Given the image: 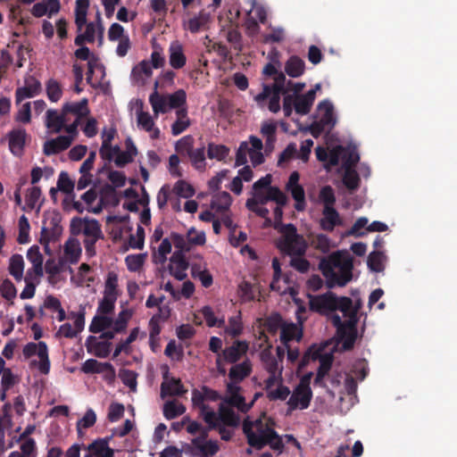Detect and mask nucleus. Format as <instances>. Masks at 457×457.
Wrapping results in <instances>:
<instances>
[{
  "mask_svg": "<svg viewBox=\"0 0 457 457\" xmlns=\"http://www.w3.org/2000/svg\"><path fill=\"white\" fill-rule=\"evenodd\" d=\"M271 182L270 174L255 181L253 185L252 197L247 199L245 204L250 212L264 218L269 223L270 222V219L268 218L269 210L264 205L270 201L278 205H286L287 203V195L278 187H272Z\"/></svg>",
  "mask_w": 457,
  "mask_h": 457,
  "instance_id": "nucleus-1",
  "label": "nucleus"
},
{
  "mask_svg": "<svg viewBox=\"0 0 457 457\" xmlns=\"http://www.w3.org/2000/svg\"><path fill=\"white\" fill-rule=\"evenodd\" d=\"M319 268L326 278V286L331 289L344 287L353 278V258L346 252L337 251L320 260Z\"/></svg>",
  "mask_w": 457,
  "mask_h": 457,
  "instance_id": "nucleus-2",
  "label": "nucleus"
},
{
  "mask_svg": "<svg viewBox=\"0 0 457 457\" xmlns=\"http://www.w3.org/2000/svg\"><path fill=\"white\" fill-rule=\"evenodd\" d=\"M309 309L313 312L328 316L336 311L342 313L352 304V299L348 296H337L335 293L328 291L321 295H308Z\"/></svg>",
  "mask_w": 457,
  "mask_h": 457,
  "instance_id": "nucleus-3",
  "label": "nucleus"
},
{
  "mask_svg": "<svg viewBox=\"0 0 457 457\" xmlns=\"http://www.w3.org/2000/svg\"><path fill=\"white\" fill-rule=\"evenodd\" d=\"M243 432L246 436L248 445L257 450H261L267 445L268 438L275 435V430L269 423H264L261 419L254 422L248 419L245 420Z\"/></svg>",
  "mask_w": 457,
  "mask_h": 457,
  "instance_id": "nucleus-4",
  "label": "nucleus"
},
{
  "mask_svg": "<svg viewBox=\"0 0 457 457\" xmlns=\"http://www.w3.org/2000/svg\"><path fill=\"white\" fill-rule=\"evenodd\" d=\"M175 150L181 155H187L191 165L199 171H204L206 169L205 145L204 144L197 148H194V137L190 135L185 136L177 141Z\"/></svg>",
  "mask_w": 457,
  "mask_h": 457,
  "instance_id": "nucleus-5",
  "label": "nucleus"
},
{
  "mask_svg": "<svg viewBox=\"0 0 457 457\" xmlns=\"http://www.w3.org/2000/svg\"><path fill=\"white\" fill-rule=\"evenodd\" d=\"M318 111L322 112L318 120H314L309 128L312 137H319L323 132L329 133L337 123L332 103L325 99L318 104Z\"/></svg>",
  "mask_w": 457,
  "mask_h": 457,
  "instance_id": "nucleus-6",
  "label": "nucleus"
},
{
  "mask_svg": "<svg viewBox=\"0 0 457 457\" xmlns=\"http://www.w3.org/2000/svg\"><path fill=\"white\" fill-rule=\"evenodd\" d=\"M331 322L337 328L338 341L342 342V347L345 351H350L353 348L357 338V324L353 320L342 321L338 314H332Z\"/></svg>",
  "mask_w": 457,
  "mask_h": 457,
  "instance_id": "nucleus-7",
  "label": "nucleus"
},
{
  "mask_svg": "<svg viewBox=\"0 0 457 457\" xmlns=\"http://www.w3.org/2000/svg\"><path fill=\"white\" fill-rule=\"evenodd\" d=\"M285 234L277 242V247L285 254L303 256L305 253L307 243L297 230H282Z\"/></svg>",
  "mask_w": 457,
  "mask_h": 457,
  "instance_id": "nucleus-8",
  "label": "nucleus"
},
{
  "mask_svg": "<svg viewBox=\"0 0 457 457\" xmlns=\"http://www.w3.org/2000/svg\"><path fill=\"white\" fill-rule=\"evenodd\" d=\"M231 202V195L223 191L215 194L210 204V207L220 216L222 224L226 228H236V227H233V221L229 215Z\"/></svg>",
  "mask_w": 457,
  "mask_h": 457,
  "instance_id": "nucleus-9",
  "label": "nucleus"
},
{
  "mask_svg": "<svg viewBox=\"0 0 457 457\" xmlns=\"http://www.w3.org/2000/svg\"><path fill=\"white\" fill-rule=\"evenodd\" d=\"M312 398V391L311 387L303 383L298 384L287 403L288 405L287 414L296 409H307L310 406Z\"/></svg>",
  "mask_w": 457,
  "mask_h": 457,
  "instance_id": "nucleus-10",
  "label": "nucleus"
},
{
  "mask_svg": "<svg viewBox=\"0 0 457 457\" xmlns=\"http://www.w3.org/2000/svg\"><path fill=\"white\" fill-rule=\"evenodd\" d=\"M171 241L177 249L182 252H188L194 245H202L205 243V235L203 231L187 230V235L181 236L172 233Z\"/></svg>",
  "mask_w": 457,
  "mask_h": 457,
  "instance_id": "nucleus-11",
  "label": "nucleus"
},
{
  "mask_svg": "<svg viewBox=\"0 0 457 457\" xmlns=\"http://www.w3.org/2000/svg\"><path fill=\"white\" fill-rule=\"evenodd\" d=\"M23 355L29 359L34 355L39 358V370L43 374H47L50 370V361L48 357V348L45 342L28 343L22 350Z\"/></svg>",
  "mask_w": 457,
  "mask_h": 457,
  "instance_id": "nucleus-12",
  "label": "nucleus"
},
{
  "mask_svg": "<svg viewBox=\"0 0 457 457\" xmlns=\"http://www.w3.org/2000/svg\"><path fill=\"white\" fill-rule=\"evenodd\" d=\"M300 174L298 171H293L286 185V189L290 193L293 199L295 201V208L300 212L303 211L306 207L305 193L303 186L299 184Z\"/></svg>",
  "mask_w": 457,
  "mask_h": 457,
  "instance_id": "nucleus-13",
  "label": "nucleus"
},
{
  "mask_svg": "<svg viewBox=\"0 0 457 457\" xmlns=\"http://www.w3.org/2000/svg\"><path fill=\"white\" fill-rule=\"evenodd\" d=\"M188 266L189 263L183 252L177 249L170 257V262L169 264L170 275L179 281L184 280L187 277V270Z\"/></svg>",
  "mask_w": 457,
  "mask_h": 457,
  "instance_id": "nucleus-14",
  "label": "nucleus"
},
{
  "mask_svg": "<svg viewBox=\"0 0 457 457\" xmlns=\"http://www.w3.org/2000/svg\"><path fill=\"white\" fill-rule=\"evenodd\" d=\"M41 88L40 81L33 76H29L25 79L24 86L16 89V104H18L26 98H31L38 95Z\"/></svg>",
  "mask_w": 457,
  "mask_h": 457,
  "instance_id": "nucleus-15",
  "label": "nucleus"
},
{
  "mask_svg": "<svg viewBox=\"0 0 457 457\" xmlns=\"http://www.w3.org/2000/svg\"><path fill=\"white\" fill-rule=\"evenodd\" d=\"M191 445L192 446L188 445V448H190V453L195 456L212 457L220 451V445L216 440L200 443L197 439H192Z\"/></svg>",
  "mask_w": 457,
  "mask_h": 457,
  "instance_id": "nucleus-16",
  "label": "nucleus"
},
{
  "mask_svg": "<svg viewBox=\"0 0 457 457\" xmlns=\"http://www.w3.org/2000/svg\"><path fill=\"white\" fill-rule=\"evenodd\" d=\"M27 132L23 128L13 129L8 132L9 149L15 156H21L23 153Z\"/></svg>",
  "mask_w": 457,
  "mask_h": 457,
  "instance_id": "nucleus-17",
  "label": "nucleus"
},
{
  "mask_svg": "<svg viewBox=\"0 0 457 457\" xmlns=\"http://www.w3.org/2000/svg\"><path fill=\"white\" fill-rule=\"evenodd\" d=\"M303 324H296L294 322H285L280 331V343L284 346H288V344L295 340L300 342L303 338Z\"/></svg>",
  "mask_w": 457,
  "mask_h": 457,
  "instance_id": "nucleus-18",
  "label": "nucleus"
},
{
  "mask_svg": "<svg viewBox=\"0 0 457 457\" xmlns=\"http://www.w3.org/2000/svg\"><path fill=\"white\" fill-rule=\"evenodd\" d=\"M110 438L95 440L87 446L88 453L84 457H114V450L109 446Z\"/></svg>",
  "mask_w": 457,
  "mask_h": 457,
  "instance_id": "nucleus-19",
  "label": "nucleus"
},
{
  "mask_svg": "<svg viewBox=\"0 0 457 457\" xmlns=\"http://www.w3.org/2000/svg\"><path fill=\"white\" fill-rule=\"evenodd\" d=\"M73 141V137L70 136H59L54 139L45 142L43 152L46 155L56 154L68 149Z\"/></svg>",
  "mask_w": 457,
  "mask_h": 457,
  "instance_id": "nucleus-20",
  "label": "nucleus"
},
{
  "mask_svg": "<svg viewBox=\"0 0 457 457\" xmlns=\"http://www.w3.org/2000/svg\"><path fill=\"white\" fill-rule=\"evenodd\" d=\"M86 346L88 353L99 358H106L111 353L112 343L108 341H97L94 336H89L86 340Z\"/></svg>",
  "mask_w": 457,
  "mask_h": 457,
  "instance_id": "nucleus-21",
  "label": "nucleus"
},
{
  "mask_svg": "<svg viewBox=\"0 0 457 457\" xmlns=\"http://www.w3.org/2000/svg\"><path fill=\"white\" fill-rule=\"evenodd\" d=\"M216 421L221 425H226L228 427H237L240 423L239 416L233 411V409L224 405L220 404L218 413L215 412Z\"/></svg>",
  "mask_w": 457,
  "mask_h": 457,
  "instance_id": "nucleus-22",
  "label": "nucleus"
},
{
  "mask_svg": "<svg viewBox=\"0 0 457 457\" xmlns=\"http://www.w3.org/2000/svg\"><path fill=\"white\" fill-rule=\"evenodd\" d=\"M170 65L176 70H179L186 65L187 57L183 51V46L179 41H174L169 47Z\"/></svg>",
  "mask_w": 457,
  "mask_h": 457,
  "instance_id": "nucleus-23",
  "label": "nucleus"
},
{
  "mask_svg": "<svg viewBox=\"0 0 457 457\" xmlns=\"http://www.w3.org/2000/svg\"><path fill=\"white\" fill-rule=\"evenodd\" d=\"M248 350V344L245 341H235L232 345L226 347L223 352V358L230 363L237 362Z\"/></svg>",
  "mask_w": 457,
  "mask_h": 457,
  "instance_id": "nucleus-24",
  "label": "nucleus"
},
{
  "mask_svg": "<svg viewBox=\"0 0 457 457\" xmlns=\"http://www.w3.org/2000/svg\"><path fill=\"white\" fill-rule=\"evenodd\" d=\"M62 111L66 116L68 114H73L76 116V120H80L89 114L88 100L83 98L79 102L65 103L62 105Z\"/></svg>",
  "mask_w": 457,
  "mask_h": 457,
  "instance_id": "nucleus-25",
  "label": "nucleus"
},
{
  "mask_svg": "<svg viewBox=\"0 0 457 457\" xmlns=\"http://www.w3.org/2000/svg\"><path fill=\"white\" fill-rule=\"evenodd\" d=\"M187 389L183 386L179 378H172L169 381H164L161 385V397L165 398L167 395L182 396L187 393Z\"/></svg>",
  "mask_w": 457,
  "mask_h": 457,
  "instance_id": "nucleus-26",
  "label": "nucleus"
},
{
  "mask_svg": "<svg viewBox=\"0 0 457 457\" xmlns=\"http://www.w3.org/2000/svg\"><path fill=\"white\" fill-rule=\"evenodd\" d=\"M210 22V14L204 11H200L198 14L190 18L185 29L189 30L191 33H198L201 30H206L208 29V23Z\"/></svg>",
  "mask_w": 457,
  "mask_h": 457,
  "instance_id": "nucleus-27",
  "label": "nucleus"
},
{
  "mask_svg": "<svg viewBox=\"0 0 457 457\" xmlns=\"http://www.w3.org/2000/svg\"><path fill=\"white\" fill-rule=\"evenodd\" d=\"M81 370L86 374L110 372L114 375L115 373L114 368L110 362H99L95 359L87 360L83 363Z\"/></svg>",
  "mask_w": 457,
  "mask_h": 457,
  "instance_id": "nucleus-28",
  "label": "nucleus"
},
{
  "mask_svg": "<svg viewBox=\"0 0 457 457\" xmlns=\"http://www.w3.org/2000/svg\"><path fill=\"white\" fill-rule=\"evenodd\" d=\"M41 196L42 192L39 187L34 186L29 188L25 195L24 210L26 212H31L33 210L38 212L41 204L44 201V199H42Z\"/></svg>",
  "mask_w": 457,
  "mask_h": 457,
  "instance_id": "nucleus-29",
  "label": "nucleus"
},
{
  "mask_svg": "<svg viewBox=\"0 0 457 457\" xmlns=\"http://www.w3.org/2000/svg\"><path fill=\"white\" fill-rule=\"evenodd\" d=\"M67 121L68 118L63 113L62 110L61 113H58L55 110H48L46 112V125L54 132H60L64 128Z\"/></svg>",
  "mask_w": 457,
  "mask_h": 457,
  "instance_id": "nucleus-30",
  "label": "nucleus"
},
{
  "mask_svg": "<svg viewBox=\"0 0 457 457\" xmlns=\"http://www.w3.org/2000/svg\"><path fill=\"white\" fill-rule=\"evenodd\" d=\"M305 71V62L297 55H292L285 63V72L291 78H299Z\"/></svg>",
  "mask_w": 457,
  "mask_h": 457,
  "instance_id": "nucleus-31",
  "label": "nucleus"
},
{
  "mask_svg": "<svg viewBox=\"0 0 457 457\" xmlns=\"http://www.w3.org/2000/svg\"><path fill=\"white\" fill-rule=\"evenodd\" d=\"M64 256L71 264L77 263L81 256L79 242L75 238H69L63 247Z\"/></svg>",
  "mask_w": 457,
  "mask_h": 457,
  "instance_id": "nucleus-32",
  "label": "nucleus"
},
{
  "mask_svg": "<svg viewBox=\"0 0 457 457\" xmlns=\"http://www.w3.org/2000/svg\"><path fill=\"white\" fill-rule=\"evenodd\" d=\"M215 412L207 413L204 417V422L209 425L210 429H215L220 435V438L224 441H229L232 438L233 431L227 428L226 425H221L219 422H215Z\"/></svg>",
  "mask_w": 457,
  "mask_h": 457,
  "instance_id": "nucleus-33",
  "label": "nucleus"
},
{
  "mask_svg": "<svg viewBox=\"0 0 457 457\" xmlns=\"http://www.w3.org/2000/svg\"><path fill=\"white\" fill-rule=\"evenodd\" d=\"M322 219H321V227L322 228H327L326 226H328V228H334L336 226L342 225V220L340 219L339 213L337 211L332 207L325 206L322 212Z\"/></svg>",
  "mask_w": 457,
  "mask_h": 457,
  "instance_id": "nucleus-34",
  "label": "nucleus"
},
{
  "mask_svg": "<svg viewBox=\"0 0 457 457\" xmlns=\"http://www.w3.org/2000/svg\"><path fill=\"white\" fill-rule=\"evenodd\" d=\"M73 235H79L82 230H71ZM86 238L84 240V246L87 253L89 256L95 254V244L96 240L103 237L102 230H83Z\"/></svg>",
  "mask_w": 457,
  "mask_h": 457,
  "instance_id": "nucleus-35",
  "label": "nucleus"
},
{
  "mask_svg": "<svg viewBox=\"0 0 457 457\" xmlns=\"http://www.w3.org/2000/svg\"><path fill=\"white\" fill-rule=\"evenodd\" d=\"M155 88L158 87V81H155ZM149 102L155 114L167 112L169 107L168 98L158 94L156 89L149 96Z\"/></svg>",
  "mask_w": 457,
  "mask_h": 457,
  "instance_id": "nucleus-36",
  "label": "nucleus"
},
{
  "mask_svg": "<svg viewBox=\"0 0 457 457\" xmlns=\"http://www.w3.org/2000/svg\"><path fill=\"white\" fill-rule=\"evenodd\" d=\"M176 115L177 120L171 126V132L174 136L181 134L190 126V120L187 117V108L177 110Z\"/></svg>",
  "mask_w": 457,
  "mask_h": 457,
  "instance_id": "nucleus-37",
  "label": "nucleus"
},
{
  "mask_svg": "<svg viewBox=\"0 0 457 457\" xmlns=\"http://www.w3.org/2000/svg\"><path fill=\"white\" fill-rule=\"evenodd\" d=\"M252 371L251 365L248 361L236 364L231 367L228 377L231 381L236 383L241 382L244 378L248 377Z\"/></svg>",
  "mask_w": 457,
  "mask_h": 457,
  "instance_id": "nucleus-38",
  "label": "nucleus"
},
{
  "mask_svg": "<svg viewBox=\"0 0 457 457\" xmlns=\"http://www.w3.org/2000/svg\"><path fill=\"white\" fill-rule=\"evenodd\" d=\"M287 94V87L285 85H278L273 83L272 85H263L262 91L258 94L254 100L260 104L263 101H265L270 95H286Z\"/></svg>",
  "mask_w": 457,
  "mask_h": 457,
  "instance_id": "nucleus-39",
  "label": "nucleus"
},
{
  "mask_svg": "<svg viewBox=\"0 0 457 457\" xmlns=\"http://www.w3.org/2000/svg\"><path fill=\"white\" fill-rule=\"evenodd\" d=\"M229 148L224 145H217L210 142L207 145V157L211 160L215 159L219 162L225 161L229 154Z\"/></svg>",
  "mask_w": 457,
  "mask_h": 457,
  "instance_id": "nucleus-40",
  "label": "nucleus"
},
{
  "mask_svg": "<svg viewBox=\"0 0 457 457\" xmlns=\"http://www.w3.org/2000/svg\"><path fill=\"white\" fill-rule=\"evenodd\" d=\"M101 205H117L119 198L112 185H104L99 192Z\"/></svg>",
  "mask_w": 457,
  "mask_h": 457,
  "instance_id": "nucleus-41",
  "label": "nucleus"
},
{
  "mask_svg": "<svg viewBox=\"0 0 457 457\" xmlns=\"http://www.w3.org/2000/svg\"><path fill=\"white\" fill-rule=\"evenodd\" d=\"M191 400H192V403H193L194 407H195L199 410L200 416L203 418L204 420V417L206 416L207 413L215 412L214 411L211 410L209 405L204 403V401H206V400H205V397H204V395L202 389L201 390H198L196 388L193 389Z\"/></svg>",
  "mask_w": 457,
  "mask_h": 457,
  "instance_id": "nucleus-42",
  "label": "nucleus"
},
{
  "mask_svg": "<svg viewBox=\"0 0 457 457\" xmlns=\"http://www.w3.org/2000/svg\"><path fill=\"white\" fill-rule=\"evenodd\" d=\"M8 270L15 280L21 281L22 279L24 261L21 254H13L11 257Z\"/></svg>",
  "mask_w": 457,
  "mask_h": 457,
  "instance_id": "nucleus-43",
  "label": "nucleus"
},
{
  "mask_svg": "<svg viewBox=\"0 0 457 457\" xmlns=\"http://www.w3.org/2000/svg\"><path fill=\"white\" fill-rule=\"evenodd\" d=\"M285 322L279 313L274 312L265 319L263 326L270 335L274 336L278 330L281 331Z\"/></svg>",
  "mask_w": 457,
  "mask_h": 457,
  "instance_id": "nucleus-44",
  "label": "nucleus"
},
{
  "mask_svg": "<svg viewBox=\"0 0 457 457\" xmlns=\"http://www.w3.org/2000/svg\"><path fill=\"white\" fill-rule=\"evenodd\" d=\"M113 320L112 318L104 315H96L90 325L89 331L91 333H100L112 326Z\"/></svg>",
  "mask_w": 457,
  "mask_h": 457,
  "instance_id": "nucleus-45",
  "label": "nucleus"
},
{
  "mask_svg": "<svg viewBox=\"0 0 457 457\" xmlns=\"http://www.w3.org/2000/svg\"><path fill=\"white\" fill-rule=\"evenodd\" d=\"M46 273L48 275L47 281L50 285L55 286L62 280L61 270L57 267L54 258H50L46 262L45 264Z\"/></svg>",
  "mask_w": 457,
  "mask_h": 457,
  "instance_id": "nucleus-46",
  "label": "nucleus"
},
{
  "mask_svg": "<svg viewBox=\"0 0 457 457\" xmlns=\"http://www.w3.org/2000/svg\"><path fill=\"white\" fill-rule=\"evenodd\" d=\"M186 411V408L182 403L176 401H169L163 405V415L167 420H173Z\"/></svg>",
  "mask_w": 457,
  "mask_h": 457,
  "instance_id": "nucleus-47",
  "label": "nucleus"
},
{
  "mask_svg": "<svg viewBox=\"0 0 457 457\" xmlns=\"http://www.w3.org/2000/svg\"><path fill=\"white\" fill-rule=\"evenodd\" d=\"M61 231L62 230H41L39 243L44 246V251L46 254H52L49 244L58 241Z\"/></svg>",
  "mask_w": 457,
  "mask_h": 457,
  "instance_id": "nucleus-48",
  "label": "nucleus"
},
{
  "mask_svg": "<svg viewBox=\"0 0 457 457\" xmlns=\"http://www.w3.org/2000/svg\"><path fill=\"white\" fill-rule=\"evenodd\" d=\"M258 396H259V394H256L253 400L257 399ZM226 402L229 405L236 407L239 411L246 413L253 405L254 401H252V403H246L245 397L242 396L241 395L237 394V395L229 396L226 400Z\"/></svg>",
  "mask_w": 457,
  "mask_h": 457,
  "instance_id": "nucleus-49",
  "label": "nucleus"
},
{
  "mask_svg": "<svg viewBox=\"0 0 457 457\" xmlns=\"http://www.w3.org/2000/svg\"><path fill=\"white\" fill-rule=\"evenodd\" d=\"M118 275L110 271L105 280L104 295L108 297L118 298Z\"/></svg>",
  "mask_w": 457,
  "mask_h": 457,
  "instance_id": "nucleus-50",
  "label": "nucleus"
},
{
  "mask_svg": "<svg viewBox=\"0 0 457 457\" xmlns=\"http://www.w3.org/2000/svg\"><path fill=\"white\" fill-rule=\"evenodd\" d=\"M46 90L48 99L51 102L56 103L62 96V88L61 84L54 79H50L46 84Z\"/></svg>",
  "mask_w": 457,
  "mask_h": 457,
  "instance_id": "nucleus-51",
  "label": "nucleus"
},
{
  "mask_svg": "<svg viewBox=\"0 0 457 457\" xmlns=\"http://www.w3.org/2000/svg\"><path fill=\"white\" fill-rule=\"evenodd\" d=\"M384 259L385 256L381 252L373 251L371 252L367 260L368 267L374 272H381L384 270Z\"/></svg>",
  "mask_w": 457,
  "mask_h": 457,
  "instance_id": "nucleus-52",
  "label": "nucleus"
},
{
  "mask_svg": "<svg viewBox=\"0 0 457 457\" xmlns=\"http://www.w3.org/2000/svg\"><path fill=\"white\" fill-rule=\"evenodd\" d=\"M343 183L349 190H356L360 185V178L357 171L352 169V167L345 168Z\"/></svg>",
  "mask_w": 457,
  "mask_h": 457,
  "instance_id": "nucleus-53",
  "label": "nucleus"
},
{
  "mask_svg": "<svg viewBox=\"0 0 457 457\" xmlns=\"http://www.w3.org/2000/svg\"><path fill=\"white\" fill-rule=\"evenodd\" d=\"M169 107L170 109L185 108L184 105L187 102V94L184 89H179L173 94L168 96Z\"/></svg>",
  "mask_w": 457,
  "mask_h": 457,
  "instance_id": "nucleus-54",
  "label": "nucleus"
},
{
  "mask_svg": "<svg viewBox=\"0 0 457 457\" xmlns=\"http://www.w3.org/2000/svg\"><path fill=\"white\" fill-rule=\"evenodd\" d=\"M96 421V415L92 409H88L82 419L77 422V431L79 436H82V429L89 428L95 425Z\"/></svg>",
  "mask_w": 457,
  "mask_h": 457,
  "instance_id": "nucleus-55",
  "label": "nucleus"
},
{
  "mask_svg": "<svg viewBox=\"0 0 457 457\" xmlns=\"http://www.w3.org/2000/svg\"><path fill=\"white\" fill-rule=\"evenodd\" d=\"M204 319L207 324L208 327H218L222 328L225 325V320L223 319L219 320L215 317L214 312L212 311V307L210 306H204L203 307L201 311Z\"/></svg>",
  "mask_w": 457,
  "mask_h": 457,
  "instance_id": "nucleus-56",
  "label": "nucleus"
},
{
  "mask_svg": "<svg viewBox=\"0 0 457 457\" xmlns=\"http://www.w3.org/2000/svg\"><path fill=\"white\" fill-rule=\"evenodd\" d=\"M62 217L57 212H46L44 215L43 225L41 228H62L60 226Z\"/></svg>",
  "mask_w": 457,
  "mask_h": 457,
  "instance_id": "nucleus-57",
  "label": "nucleus"
},
{
  "mask_svg": "<svg viewBox=\"0 0 457 457\" xmlns=\"http://www.w3.org/2000/svg\"><path fill=\"white\" fill-rule=\"evenodd\" d=\"M289 395L290 389L280 381L276 389H271L267 393V397L270 401H284Z\"/></svg>",
  "mask_w": 457,
  "mask_h": 457,
  "instance_id": "nucleus-58",
  "label": "nucleus"
},
{
  "mask_svg": "<svg viewBox=\"0 0 457 457\" xmlns=\"http://www.w3.org/2000/svg\"><path fill=\"white\" fill-rule=\"evenodd\" d=\"M199 219L203 221L212 222V228H220V226L223 225L220 216L211 207L209 210L203 211L199 214Z\"/></svg>",
  "mask_w": 457,
  "mask_h": 457,
  "instance_id": "nucleus-59",
  "label": "nucleus"
},
{
  "mask_svg": "<svg viewBox=\"0 0 457 457\" xmlns=\"http://www.w3.org/2000/svg\"><path fill=\"white\" fill-rule=\"evenodd\" d=\"M319 198L320 201L323 204L324 207L334 206L336 203L334 189L330 186H324L320 191Z\"/></svg>",
  "mask_w": 457,
  "mask_h": 457,
  "instance_id": "nucleus-60",
  "label": "nucleus"
},
{
  "mask_svg": "<svg viewBox=\"0 0 457 457\" xmlns=\"http://www.w3.org/2000/svg\"><path fill=\"white\" fill-rule=\"evenodd\" d=\"M145 262V256L143 254H129L125 258L127 268L129 271H138Z\"/></svg>",
  "mask_w": 457,
  "mask_h": 457,
  "instance_id": "nucleus-61",
  "label": "nucleus"
},
{
  "mask_svg": "<svg viewBox=\"0 0 457 457\" xmlns=\"http://www.w3.org/2000/svg\"><path fill=\"white\" fill-rule=\"evenodd\" d=\"M122 383L129 386L132 391L137 387V373L130 370H120L119 374Z\"/></svg>",
  "mask_w": 457,
  "mask_h": 457,
  "instance_id": "nucleus-62",
  "label": "nucleus"
},
{
  "mask_svg": "<svg viewBox=\"0 0 457 457\" xmlns=\"http://www.w3.org/2000/svg\"><path fill=\"white\" fill-rule=\"evenodd\" d=\"M58 189L63 193L70 194L73 191L74 182L70 179L67 172H61L57 181Z\"/></svg>",
  "mask_w": 457,
  "mask_h": 457,
  "instance_id": "nucleus-63",
  "label": "nucleus"
},
{
  "mask_svg": "<svg viewBox=\"0 0 457 457\" xmlns=\"http://www.w3.org/2000/svg\"><path fill=\"white\" fill-rule=\"evenodd\" d=\"M173 190L178 195L185 198L191 197L195 194L194 187L185 180L176 182Z\"/></svg>",
  "mask_w": 457,
  "mask_h": 457,
  "instance_id": "nucleus-64",
  "label": "nucleus"
}]
</instances>
